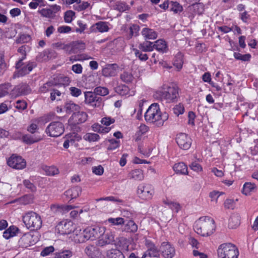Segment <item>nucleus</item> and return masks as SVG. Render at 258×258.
Wrapping results in <instances>:
<instances>
[{
    "mask_svg": "<svg viewBox=\"0 0 258 258\" xmlns=\"http://www.w3.org/2000/svg\"><path fill=\"white\" fill-rule=\"evenodd\" d=\"M240 223V218L238 214L232 215L229 219L228 227L231 229L237 228Z\"/></svg>",
    "mask_w": 258,
    "mask_h": 258,
    "instance_id": "obj_27",
    "label": "nucleus"
},
{
    "mask_svg": "<svg viewBox=\"0 0 258 258\" xmlns=\"http://www.w3.org/2000/svg\"><path fill=\"white\" fill-rule=\"evenodd\" d=\"M128 177L135 180H142L144 178L143 171L139 169L133 170L128 173Z\"/></svg>",
    "mask_w": 258,
    "mask_h": 258,
    "instance_id": "obj_26",
    "label": "nucleus"
},
{
    "mask_svg": "<svg viewBox=\"0 0 258 258\" xmlns=\"http://www.w3.org/2000/svg\"><path fill=\"white\" fill-rule=\"evenodd\" d=\"M88 117L87 113L83 111L74 112L69 119V122L72 124L82 123L86 121Z\"/></svg>",
    "mask_w": 258,
    "mask_h": 258,
    "instance_id": "obj_18",
    "label": "nucleus"
},
{
    "mask_svg": "<svg viewBox=\"0 0 258 258\" xmlns=\"http://www.w3.org/2000/svg\"><path fill=\"white\" fill-rule=\"evenodd\" d=\"M133 51L137 57H138L142 61H146L148 59V55L143 53L140 50L134 48Z\"/></svg>",
    "mask_w": 258,
    "mask_h": 258,
    "instance_id": "obj_53",
    "label": "nucleus"
},
{
    "mask_svg": "<svg viewBox=\"0 0 258 258\" xmlns=\"http://www.w3.org/2000/svg\"><path fill=\"white\" fill-rule=\"evenodd\" d=\"M53 83L52 82H48L40 88L39 91L43 93H46L50 89Z\"/></svg>",
    "mask_w": 258,
    "mask_h": 258,
    "instance_id": "obj_63",
    "label": "nucleus"
},
{
    "mask_svg": "<svg viewBox=\"0 0 258 258\" xmlns=\"http://www.w3.org/2000/svg\"><path fill=\"white\" fill-rule=\"evenodd\" d=\"M176 141L179 147L183 150L188 149L191 145V139L184 133L178 134L176 138Z\"/></svg>",
    "mask_w": 258,
    "mask_h": 258,
    "instance_id": "obj_15",
    "label": "nucleus"
},
{
    "mask_svg": "<svg viewBox=\"0 0 258 258\" xmlns=\"http://www.w3.org/2000/svg\"><path fill=\"white\" fill-rule=\"evenodd\" d=\"M42 140V138L40 136H31L29 135H25L22 137V141L27 144H32L38 142Z\"/></svg>",
    "mask_w": 258,
    "mask_h": 258,
    "instance_id": "obj_29",
    "label": "nucleus"
},
{
    "mask_svg": "<svg viewBox=\"0 0 258 258\" xmlns=\"http://www.w3.org/2000/svg\"><path fill=\"white\" fill-rule=\"evenodd\" d=\"M114 7L115 10L122 12L127 10L129 8L128 6L123 2H117Z\"/></svg>",
    "mask_w": 258,
    "mask_h": 258,
    "instance_id": "obj_47",
    "label": "nucleus"
},
{
    "mask_svg": "<svg viewBox=\"0 0 258 258\" xmlns=\"http://www.w3.org/2000/svg\"><path fill=\"white\" fill-rule=\"evenodd\" d=\"M144 117L147 122L160 127L168 119V114L165 112H162L159 105L157 103H153L149 107Z\"/></svg>",
    "mask_w": 258,
    "mask_h": 258,
    "instance_id": "obj_1",
    "label": "nucleus"
},
{
    "mask_svg": "<svg viewBox=\"0 0 258 258\" xmlns=\"http://www.w3.org/2000/svg\"><path fill=\"white\" fill-rule=\"evenodd\" d=\"M114 234L108 230L100 235L97 241L96 244L99 246H104L108 244H112L114 242Z\"/></svg>",
    "mask_w": 258,
    "mask_h": 258,
    "instance_id": "obj_9",
    "label": "nucleus"
},
{
    "mask_svg": "<svg viewBox=\"0 0 258 258\" xmlns=\"http://www.w3.org/2000/svg\"><path fill=\"white\" fill-rule=\"evenodd\" d=\"M64 108L67 113H71L77 111L79 108V106L73 102H69L65 104Z\"/></svg>",
    "mask_w": 258,
    "mask_h": 258,
    "instance_id": "obj_49",
    "label": "nucleus"
},
{
    "mask_svg": "<svg viewBox=\"0 0 258 258\" xmlns=\"http://www.w3.org/2000/svg\"><path fill=\"white\" fill-rule=\"evenodd\" d=\"M36 67V64L34 62L29 61L27 64H24L19 68H16L17 71L14 75L13 78H16L20 77H23L29 74L34 68Z\"/></svg>",
    "mask_w": 258,
    "mask_h": 258,
    "instance_id": "obj_12",
    "label": "nucleus"
},
{
    "mask_svg": "<svg viewBox=\"0 0 258 258\" xmlns=\"http://www.w3.org/2000/svg\"><path fill=\"white\" fill-rule=\"evenodd\" d=\"M33 235L30 234L24 235L19 241L21 245L24 247H27L34 244L35 242L33 240Z\"/></svg>",
    "mask_w": 258,
    "mask_h": 258,
    "instance_id": "obj_25",
    "label": "nucleus"
},
{
    "mask_svg": "<svg viewBox=\"0 0 258 258\" xmlns=\"http://www.w3.org/2000/svg\"><path fill=\"white\" fill-rule=\"evenodd\" d=\"M160 96L161 100L166 103L176 102L179 97V88L175 85H163L160 91Z\"/></svg>",
    "mask_w": 258,
    "mask_h": 258,
    "instance_id": "obj_3",
    "label": "nucleus"
},
{
    "mask_svg": "<svg viewBox=\"0 0 258 258\" xmlns=\"http://www.w3.org/2000/svg\"><path fill=\"white\" fill-rule=\"evenodd\" d=\"M18 228L14 226H11L6 230H5L3 233V236L6 239H9L11 237H14L16 235Z\"/></svg>",
    "mask_w": 258,
    "mask_h": 258,
    "instance_id": "obj_36",
    "label": "nucleus"
},
{
    "mask_svg": "<svg viewBox=\"0 0 258 258\" xmlns=\"http://www.w3.org/2000/svg\"><path fill=\"white\" fill-rule=\"evenodd\" d=\"M256 187V186L254 183L245 182L243 186L242 192L246 196H249L251 192L254 191Z\"/></svg>",
    "mask_w": 258,
    "mask_h": 258,
    "instance_id": "obj_34",
    "label": "nucleus"
},
{
    "mask_svg": "<svg viewBox=\"0 0 258 258\" xmlns=\"http://www.w3.org/2000/svg\"><path fill=\"white\" fill-rule=\"evenodd\" d=\"M140 50L144 52L152 51L154 49L153 43L150 41H145L140 43L138 46Z\"/></svg>",
    "mask_w": 258,
    "mask_h": 258,
    "instance_id": "obj_37",
    "label": "nucleus"
},
{
    "mask_svg": "<svg viewBox=\"0 0 258 258\" xmlns=\"http://www.w3.org/2000/svg\"><path fill=\"white\" fill-rule=\"evenodd\" d=\"M60 10V7L56 5H52L49 8H43L38 11V13L43 17L48 19H54L56 14Z\"/></svg>",
    "mask_w": 258,
    "mask_h": 258,
    "instance_id": "obj_13",
    "label": "nucleus"
},
{
    "mask_svg": "<svg viewBox=\"0 0 258 258\" xmlns=\"http://www.w3.org/2000/svg\"><path fill=\"white\" fill-rule=\"evenodd\" d=\"M184 111V108L182 104L179 103L177 105H176L174 108H173V111L174 114L178 116L180 114H182L183 113Z\"/></svg>",
    "mask_w": 258,
    "mask_h": 258,
    "instance_id": "obj_58",
    "label": "nucleus"
},
{
    "mask_svg": "<svg viewBox=\"0 0 258 258\" xmlns=\"http://www.w3.org/2000/svg\"><path fill=\"white\" fill-rule=\"evenodd\" d=\"M54 47L57 49H62L69 54L72 53V43L64 44L61 42H58L53 44Z\"/></svg>",
    "mask_w": 258,
    "mask_h": 258,
    "instance_id": "obj_31",
    "label": "nucleus"
},
{
    "mask_svg": "<svg viewBox=\"0 0 258 258\" xmlns=\"http://www.w3.org/2000/svg\"><path fill=\"white\" fill-rule=\"evenodd\" d=\"M33 201V197L31 195H25L19 199L20 203L24 205L29 204L32 203Z\"/></svg>",
    "mask_w": 258,
    "mask_h": 258,
    "instance_id": "obj_50",
    "label": "nucleus"
},
{
    "mask_svg": "<svg viewBox=\"0 0 258 258\" xmlns=\"http://www.w3.org/2000/svg\"><path fill=\"white\" fill-rule=\"evenodd\" d=\"M18 51L23 55V56L16 63V68H19L23 64V60L26 56V46L23 45L19 48Z\"/></svg>",
    "mask_w": 258,
    "mask_h": 258,
    "instance_id": "obj_39",
    "label": "nucleus"
},
{
    "mask_svg": "<svg viewBox=\"0 0 258 258\" xmlns=\"http://www.w3.org/2000/svg\"><path fill=\"white\" fill-rule=\"evenodd\" d=\"M30 92L29 86L27 84H21L16 86L12 90V94L15 97L26 95Z\"/></svg>",
    "mask_w": 258,
    "mask_h": 258,
    "instance_id": "obj_20",
    "label": "nucleus"
},
{
    "mask_svg": "<svg viewBox=\"0 0 258 258\" xmlns=\"http://www.w3.org/2000/svg\"><path fill=\"white\" fill-rule=\"evenodd\" d=\"M64 131V125L60 121L51 122L45 130V133L48 136L54 138L61 136Z\"/></svg>",
    "mask_w": 258,
    "mask_h": 258,
    "instance_id": "obj_6",
    "label": "nucleus"
},
{
    "mask_svg": "<svg viewBox=\"0 0 258 258\" xmlns=\"http://www.w3.org/2000/svg\"><path fill=\"white\" fill-rule=\"evenodd\" d=\"M56 230L62 235L69 234L74 230L75 227L72 222L63 221L56 226Z\"/></svg>",
    "mask_w": 258,
    "mask_h": 258,
    "instance_id": "obj_16",
    "label": "nucleus"
},
{
    "mask_svg": "<svg viewBox=\"0 0 258 258\" xmlns=\"http://www.w3.org/2000/svg\"><path fill=\"white\" fill-rule=\"evenodd\" d=\"M67 138L71 142V145L76 146L82 140V137L76 133H72L67 135Z\"/></svg>",
    "mask_w": 258,
    "mask_h": 258,
    "instance_id": "obj_38",
    "label": "nucleus"
},
{
    "mask_svg": "<svg viewBox=\"0 0 258 258\" xmlns=\"http://www.w3.org/2000/svg\"><path fill=\"white\" fill-rule=\"evenodd\" d=\"M82 191V188L80 186H75L67 190L64 195L71 200L76 199L79 196Z\"/></svg>",
    "mask_w": 258,
    "mask_h": 258,
    "instance_id": "obj_24",
    "label": "nucleus"
},
{
    "mask_svg": "<svg viewBox=\"0 0 258 258\" xmlns=\"http://www.w3.org/2000/svg\"><path fill=\"white\" fill-rule=\"evenodd\" d=\"M173 168L176 173L185 175L188 173L187 167L183 162L175 164Z\"/></svg>",
    "mask_w": 258,
    "mask_h": 258,
    "instance_id": "obj_28",
    "label": "nucleus"
},
{
    "mask_svg": "<svg viewBox=\"0 0 258 258\" xmlns=\"http://www.w3.org/2000/svg\"><path fill=\"white\" fill-rule=\"evenodd\" d=\"M23 221L27 228L31 230H37L42 225L40 216L34 212L30 211L23 216Z\"/></svg>",
    "mask_w": 258,
    "mask_h": 258,
    "instance_id": "obj_4",
    "label": "nucleus"
},
{
    "mask_svg": "<svg viewBox=\"0 0 258 258\" xmlns=\"http://www.w3.org/2000/svg\"><path fill=\"white\" fill-rule=\"evenodd\" d=\"M118 66L116 64H108L102 70V74L106 77L114 76L116 74V69Z\"/></svg>",
    "mask_w": 258,
    "mask_h": 258,
    "instance_id": "obj_22",
    "label": "nucleus"
},
{
    "mask_svg": "<svg viewBox=\"0 0 258 258\" xmlns=\"http://www.w3.org/2000/svg\"><path fill=\"white\" fill-rule=\"evenodd\" d=\"M45 172L47 175L53 176L59 173V170L56 167L52 166L46 167Z\"/></svg>",
    "mask_w": 258,
    "mask_h": 258,
    "instance_id": "obj_52",
    "label": "nucleus"
},
{
    "mask_svg": "<svg viewBox=\"0 0 258 258\" xmlns=\"http://www.w3.org/2000/svg\"><path fill=\"white\" fill-rule=\"evenodd\" d=\"M109 28L108 23L100 21L92 25L89 28L90 33H100L107 32L109 31Z\"/></svg>",
    "mask_w": 258,
    "mask_h": 258,
    "instance_id": "obj_19",
    "label": "nucleus"
},
{
    "mask_svg": "<svg viewBox=\"0 0 258 258\" xmlns=\"http://www.w3.org/2000/svg\"><path fill=\"white\" fill-rule=\"evenodd\" d=\"M154 48L157 51L164 53L167 50V46L166 42L162 39H159L153 44Z\"/></svg>",
    "mask_w": 258,
    "mask_h": 258,
    "instance_id": "obj_30",
    "label": "nucleus"
},
{
    "mask_svg": "<svg viewBox=\"0 0 258 258\" xmlns=\"http://www.w3.org/2000/svg\"><path fill=\"white\" fill-rule=\"evenodd\" d=\"M234 56L236 59L242 61H248L251 57V55L249 54H241L238 52H234Z\"/></svg>",
    "mask_w": 258,
    "mask_h": 258,
    "instance_id": "obj_54",
    "label": "nucleus"
},
{
    "mask_svg": "<svg viewBox=\"0 0 258 258\" xmlns=\"http://www.w3.org/2000/svg\"><path fill=\"white\" fill-rule=\"evenodd\" d=\"M215 229L214 221L209 217L200 218L194 226L195 232L202 236H210L214 232Z\"/></svg>",
    "mask_w": 258,
    "mask_h": 258,
    "instance_id": "obj_2",
    "label": "nucleus"
},
{
    "mask_svg": "<svg viewBox=\"0 0 258 258\" xmlns=\"http://www.w3.org/2000/svg\"><path fill=\"white\" fill-rule=\"evenodd\" d=\"M72 53H76L85 49V44L82 41H75L72 43Z\"/></svg>",
    "mask_w": 258,
    "mask_h": 258,
    "instance_id": "obj_32",
    "label": "nucleus"
},
{
    "mask_svg": "<svg viewBox=\"0 0 258 258\" xmlns=\"http://www.w3.org/2000/svg\"><path fill=\"white\" fill-rule=\"evenodd\" d=\"M23 183L24 186L27 188L28 189H29L30 191L34 192L36 190V186L30 181V180L28 179L24 180L23 181Z\"/></svg>",
    "mask_w": 258,
    "mask_h": 258,
    "instance_id": "obj_64",
    "label": "nucleus"
},
{
    "mask_svg": "<svg viewBox=\"0 0 258 258\" xmlns=\"http://www.w3.org/2000/svg\"><path fill=\"white\" fill-rule=\"evenodd\" d=\"M189 168L194 171L199 172L202 171L203 168L201 165L197 161L192 162L189 165Z\"/></svg>",
    "mask_w": 258,
    "mask_h": 258,
    "instance_id": "obj_62",
    "label": "nucleus"
},
{
    "mask_svg": "<svg viewBox=\"0 0 258 258\" xmlns=\"http://www.w3.org/2000/svg\"><path fill=\"white\" fill-rule=\"evenodd\" d=\"M109 142L110 143V145L108 146L107 148L108 150H114L118 148L119 146V141L116 140L111 139L109 140Z\"/></svg>",
    "mask_w": 258,
    "mask_h": 258,
    "instance_id": "obj_57",
    "label": "nucleus"
},
{
    "mask_svg": "<svg viewBox=\"0 0 258 258\" xmlns=\"http://www.w3.org/2000/svg\"><path fill=\"white\" fill-rule=\"evenodd\" d=\"M170 9L174 13H178L183 10V8L178 3L176 2H170Z\"/></svg>",
    "mask_w": 258,
    "mask_h": 258,
    "instance_id": "obj_45",
    "label": "nucleus"
},
{
    "mask_svg": "<svg viewBox=\"0 0 258 258\" xmlns=\"http://www.w3.org/2000/svg\"><path fill=\"white\" fill-rule=\"evenodd\" d=\"M31 39L30 35L26 34H20L17 39L16 42L18 43H24L28 42Z\"/></svg>",
    "mask_w": 258,
    "mask_h": 258,
    "instance_id": "obj_51",
    "label": "nucleus"
},
{
    "mask_svg": "<svg viewBox=\"0 0 258 258\" xmlns=\"http://www.w3.org/2000/svg\"><path fill=\"white\" fill-rule=\"evenodd\" d=\"M160 251L164 258H173L176 253L174 247L168 242H163L161 243Z\"/></svg>",
    "mask_w": 258,
    "mask_h": 258,
    "instance_id": "obj_10",
    "label": "nucleus"
},
{
    "mask_svg": "<svg viewBox=\"0 0 258 258\" xmlns=\"http://www.w3.org/2000/svg\"><path fill=\"white\" fill-rule=\"evenodd\" d=\"M121 80L126 83H131L134 80V77L132 74L124 72L120 75Z\"/></svg>",
    "mask_w": 258,
    "mask_h": 258,
    "instance_id": "obj_48",
    "label": "nucleus"
},
{
    "mask_svg": "<svg viewBox=\"0 0 258 258\" xmlns=\"http://www.w3.org/2000/svg\"><path fill=\"white\" fill-rule=\"evenodd\" d=\"M87 236L86 234L85 230H82L80 229H76L73 231L72 236V239L76 243H82L88 240Z\"/></svg>",
    "mask_w": 258,
    "mask_h": 258,
    "instance_id": "obj_21",
    "label": "nucleus"
},
{
    "mask_svg": "<svg viewBox=\"0 0 258 258\" xmlns=\"http://www.w3.org/2000/svg\"><path fill=\"white\" fill-rule=\"evenodd\" d=\"M105 222H108L113 226H119L124 224V220L121 217L109 218L106 220Z\"/></svg>",
    "mask_w": 258,
    "mask_h": 258,
    "instance_id": "obj_42",
    "label": "nucleus"
},
{
    "mask_svg": "<svg viewBox=\"0 0 258 258\" xmlns=\"http://www.w3.org/2000/svg\"><path fill=\"white\" fill-rule=\"evenodd\" d=\"M189 10L192 12L194 14L201 15L204 11V7L201 3H197L192 5L188 7Z\"/></svg>",
    "mask_w": 258,
    "mask_h": 258,
    "instance_id": "obj_33",
    "label": "nucleus"
},
{
    "mask_svg": "<svg viewBox=\"0 0 258 258\" xmlns=\"http://www.w3.org/2000/svg\"><path fill=\"white\" fill-rule=\"evenodd\" d=\"M138 230V226L132 220H129L124 226L123 231L126 232H136Z\"/></svg>",
    "mask_w": 258,
    "mask_h": 258,
    "instance_id": "obj_35",
    "label": "nucleus"
},
{
    "mask_svg": "<svg viewBox=\"0 0 258 258\" xmlns=\"http://www.w3.org/2000/svg\"><path fill=\"white\" fill-rule=\"evenodd\" d=\"M217 254L219 258H238L239 251L234 244L225 243L219 245Z\"/></svg>",
    "mask_w": 258,
    "mask_h": 258,
    "instance_id": "obj_5",
    "label": "nucleus"
},
{
    "mask_svg": "<svg viewBox=\"0 0 258 258\" xmlns=\"http://www.w3.org/2000/svg\"><path fill=\"white\" fill-rule=\"evenodd\" d=\"M145 245L147 250L143 254V257L149 256L150 257H159L160 255V249H158L155 245L149 240H146Z\"/></svg>",
    "mask_w": 258,
    "mask_h": 258,
    "instance_id": "obj_17",
    "label": "nucleus"
},
{
    "mask_svg": "<svg viewBox=\"0 0 258 258\" xmlns=\"http://www.w3.org/2000/svg\"><path fill=\"white\" fill-rule=\"evenodd\" d=\"M141 34L145 40L155 39L158 36V33L156 31L148 27L144 28L142 30Z\"/></svg>",
    "mask_w": 258,
    "mask_h": 258,
    "instance_id": "obj_23",
    "label": "nucleus"
},
{
    "mask_svg": "<svg viewBox=\"0 0 258 258\" xmlns=\"http://www.w3.org/2000/svg\"><path fill=\"white\" fill-rule=\"evenodd\" d=\"M54 251V248L53 246L45 247L41 251L40 255L42 256H46L49 255Z\"/></svg>",
    "mask_w": 258,
    "mask_h": 258,
    "instance_id": "obj_55",
    "label": "nucleus"
},
{
    "mask_svg": "<svg viewBox=\"0 0 258 258\" xmlns=\"http://www.w3.org/2000/svg\"><path fill=\"white\" fill-rule=\"evenodd\" d=\"M85 103L93 107H99L102 103V98L91 92L85 93Z\"/></svg>",
    "mask_w": 258,
    "mask_h": 258,
    "instance_id": "obj_14",
    "label": "nucleus"
},
{
    "mask_svg": "<svg viewBox=\"0 0 258 258\" xmlns=\"http://www.w3.org/2000/svg\"><path fill=\"white\" fill-rule=\"evenodd\" d=\"M86 234L87 236V240L91 239L99 238L101 234H103L106 230L104 226H96L95 227H88L85 229Z\"/></svg>",
    "mask_w": 258,
    "mask_h": 258,
    "instance_id": "obj_11",
    "label": "nucleus"
},
{
    "mask_svg": "<svg viewBox=\"0 0 258 258\" xmlns=\"http://www.w3.org/2000/svg\"><path fill=\"white\" fill-rule=\"evenodd\" d=\"M15 107L20 110H24L27 108V103L24 100H17L16 102Z\"/></svg>",
    "mask_w": 258,
    "mask_h": 258,
    "instance_id": "obj_60",
    "label": "nucleus"
},
{
    "mask_svg": "<svg viewBox=\"0 0 258 258\" xmlns=\"http://www.w3.org/2000/svg\"><path fill=\"white\" fill-rule=\"evenodd\" d=\"M94 93L96 96L100 95L103 96L108 94L109 90L106 87L99 86L94 89Z\"/></svg>",
    "mask_w": 258,
    "mask_h": 258,
    "instance_id": "obj_46",
    "label": "nucleus"
},
{
    "mask_svg": "<svg viewBox=\"0 0 258 258\" xmlns=\"http://www.w3.org/2000/svg\"><path fill=\"white\" fill-rule=\"evenodd\" d=\"M183 63V55L181 53H177L174 60V66L179 71L182 68Z\"/></svg>",
    "mask_w": 258,
    "mask_h": 258,
    "instance_id": "obj_40",
    "label": "nucleus"
},
{
    "mask_svg": "<svg viewBox=\"0 0 258 258\" xmlns=\"http://www.w3.org/2000/svg\"><path fill=\"white\" fill-rule=\"evenodd\" d=\"M7 65L3 56H0V76L3 75L7 70Z\"/></svg>",
    "mask_w": 258,
    "mask_h": 258,
    "instance_id": "obj_59",
    "label": "nucleus"
},
{
    "mask_svg": "<svg viewBox=\"0 0 258 258\" xmlns=\"http://www.w3.org/2000/svg\"><path fill=\"white\" fill-rule=\"evenodd\" d=\"M73 255V252L69 249L62 250L55 253V256L57 258H71Z\"/></svg>",
    "mask_w": 258,
    "mask_h": 258,
    "instance_id": "obj_44",
    "label": "nucleus"
},
{
    "mask_svg": "<svg viewBox=\"0 0 258 258\" xmlns=\"http://www.w3.org/2000/svg\"><path fill=\"white\" fill-rule=\"evenodd\" d=\"M137 194L140 199L144 200H149L152 198L154 194V190L150 184H142L138 187Z\"/></svg>",
    "mask_w": 258,
    "mask_h": 258,
    "instance_id": "obj_7",
    "label": "nucleus"
},
{
    "mask_svg": "<svg viewBox=\"0 0 258 258\" xmlns=\"http://www.w3.org/2000/svg\"><path fill=\"white\" fill-rule=\"evenodd\" d=\"M83 139L89 142H96L100 139V137L97 134L87 133L83 136Z\"/></svg>",
    "mask_w": 258,
    "mask_h": 258,
    "instance_id": "obj_43",
    "label": "nucleus"
},
{
    "mask_svg": "<svg viewBox=\"0 0 258 258\" xmlns=\"http://www.w3.org/2000/svg\"><path fill=\"white\" fill-rule=\"evenodd\" d=\"M140 30V27L137 25H132L130 28V36L131 37L132 36H136L138 35Z\"/></svg>",
    "mask_w": 258,
    "mask_h": 258,
    "instance_id": "obj_56",
    "label": "nucleus"
},
{
    "mask_svg": "<svg viewBox=\"0 0 258 258\" xmlns=\"http://www.w3.org/2000/svg\"><path fill=\"white\" fill-rule=\"evenodd\" d=\"M108 258H124L123 253L117 249H111L107 252Z\"/></svg>",
    "mask_w": 258,
    "mask_h": 258,
    "instance_id": "obj_41",
    "label": "nucleus"
},
{
    "mask_svg": "<svg viewBox=\"0 0 258 258\" xmlns=\"http://www.w3.org/2000/svg\"><path fill=\"white\" fill-rule=\"evenodd\" d=\"M75 16V13L72 11H68L65 13L64 19L66 22L71 23L73 19V17Z\"/></svg>",
    "mask_w": 258,
    "mask_h": 258,
    "instance_id": "obj_61",
    "label": "nucleus"
},
{
    "mask_svg": "<svg viewBox=\"0 0 258 258\" xmlns=\"http://www.w3.org/2000/svg\"><path fill=\"white\" fill-rule=\"evenodd\" d=\"M8 165L16 169H23L26 167V162L21 156L13 155L7 161Z\"/></svg>",
    "mask_w": 258,
    "mask_h": 258,
    "instance_id": "obj_8",
    "label": "nucleus"
}]
</instances>
